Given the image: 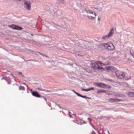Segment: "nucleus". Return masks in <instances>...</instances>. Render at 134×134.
Here are the masks:
<instances>
[{
	"instance_id": "obj_24",
	"label": "nucleus",
	"mask_w": 134,
	"mask_h": 134,
	"mask_svg": "<svg viewBox=\"0 0 134 134\" xmlns=\"http://www.w3.org/2000/svg\"><path fill=\"white\" fill-rule=\"evenodd\" d=\"M129 94L130 95V94H133V93L132 92H129Z\"/></svg>"
},
{
	"instance_id": "obj_14",
	"label": "nucleus",
	"mask_w": 134,
	"mask_h": 134,
	"mask_svg": "<svg viewBox=\"0 0 134 134\" xmlns=\"http://www.w3.org/2000/svg\"><path fill=\"white\" fill-rule=\"evenodd\" d=\"M57 1L60 4H63L64 3V0H57Z\"/></svg>"
},
{
	"instance_id": "obj_10",
	"label": "nucleus",
	"mask_w": 134,
	"mask_h": 134,
	"mask_svg": "<svg viewBox=\"0 0 134 134\" xmlns=\"http://www.w3.org/2000/svg\"><path fill=\"white\" fill-rule=\"evenodd\" d=\"M110 37L108 35L102 37V39L104 40H106Z\"/></svg>"
},
{
	"instance_id": "obj_11",
	"label": "nucleus",
	"mask_w": 134,
	"mask_h": 134,
	"mask_svg": "<svg viewBox=\"0 0 134 134\" xmlns=\"http://www.w3.org/2000/svg\"><path fill=\"white\" fill-rule=\"evenodd\" d=\"M103 85L104 86H105V85L104 84H102L101 83H96L95 84V85L96 86H98V87H99L100 86L102 87V85Z\"/></svg>"
},
{
	"instance_id": "obj_31",
	"label": "nucleus",
	"mask_w": 134,
	"mask_h": 134,
	"mask_svg": "<svg viewBox=\"0 0 134 134\" xmlns=\"http://www.w3.org/2000/svg\"><path fill=\"white\" fill-rule=\"evenodd\" d=\"M108 133L109 134H110V133L108 131Z\"/></svg>"
},
{
	"instance_id": "obj_15",
	"label": "nucleus",
	"mask_w": 134,
	"mask_h": 134,
	"mask_svg": "<svg viewBox=\"0 0 134 134\" xmlns=\"http://www.w3.org/2000/svg\"><path fill=\"white\" fill-rule=\"evenodd\" d=\"M95 63H96V64H97V65H98L99 64H100L101 65H102V64H103L101 61L96 62Z\"/></svg>"
},
{
	"instance_id": "obj_27",
	"label": "nucleus",
	"mask_w": 134,
	"mask_h": 134,
	"mask_svg": "<svg viewBox=\"0 0 134 134\" xmlns=\"http://www.w3.org/2000/svg\"><path fill=\"white\" fill-rule=\"evenodd\" d=\"M46 91L47 92H51V91H48V90H46Z\"/></svg>"
},
{
	"instance_id": "obj_4",
	"label": "nucleus",
	"mask_w": 134,
	"mask_h": 134,
	"mask_svg": "<svg viewBox=\"0 0 134 134\" xmlns=\"http://www.w3.org/2000/svg\"><path fill=\"white\" fill-rule=\"evenodd\" d=\"M32 95L35 97L39 98V97H41L42 98V97L45 100V101H46V98H45L44 97H42L40 95H39L38 93L37 92H34V91L32 92Z\"/></svg>"
},
{
	"instance_id": "obj_12",
	"label": "nucleus",
	"mask_w": 134,
	"mask_h": 134,
	"mask_svg": "<svg viewBox=\"0 0 134 134\" xmlns=\"http://www.w3.org/2000/svg\"><path fill=\"white\" fill-rule=\"evenodd\" d=\"M22 29V28L21 27L16 25L15 29L18 30H21Z\"/></svg>"
},
{
	"instance_id": "obj_23",
	"label": "nucleus",
	"mask_w": 134,
	"mask_h": 134,
	"mask_svg": "<svg viewBox=\"0 0 134 134\" xmlns=\"http://www.w3.org/2000/svg\"><path fill=\"white\" fill-rule=\"evenodd\" d=\"M37 52L38 53H39L40 54H41V55H42V56H43V55H44V54H42V53H40L39 52Z\"/></svg>"
},
{
	"instance_id": "obj_32",
	"label": "nucleus",
	"mask_w": 134,
	"mask_h": 134,
	"mask_svg": "<svg viewBox=\"0 0 134 134\" xmlns=\"http://www.w3.org/2000/svg\"><path fill=\"white\" fill-rule=\"evenodd\" d=\"M19 74H21V72H20Z\"/></svg>"
},
{
	"instance_id": "obj_6",
	"label": "nucleus",
	"mask_w": 134,
	"mask_h": 134,
	"mask_svg": "<svg viewBox=\"0 0 134 134\" xmlns=\"http://www.w3.org/2000/svg\"><path fill=\"white\" fill-rule=\"evenodd\" d=\"M120 101H122V100L118 99L110 98L108 99V101L110 103L118 102Z\"/></svg>"
},
{
	"instance_id": "obj_29",
	"label": "nucleus",
	"mask_w": 134,
	"mask_h": 134,
	"mask_svg": "<svg viewBox=\"0 0 134 134\" xmlns=\"http://www.w3.org/2000/svg\"><path fill=\"white\" fill-rule=\"evenodd\" d=\"M98 20L99 21V20H100V18H98Z\"/></svg>"
},
{
	"instance_id": "obj_7",
	"label": "nucleus",
	"mask_w": 134,
	"mask_h": 134,
	"mask_svg": "<svg viewBox=\"0 0 134 134\" xmlns=\"http://www.w3.org/2000/svg\"><path fill=\"white\" fill-rule=\"evenodd\" d=\"M72 91H73L78 96L80 97H81L84 98H88L87 97L85 96H82L79 93H78L76 91H75L74 90H72Z\"/></svg>"
},
{
	"instance_id": "obj_33",
	"label": "nucleus",
	"mask_w": 134,
	"mask_h": 134,
	"mask_svg": "<svg viewBox=\"0 0 134 134\" xmlns=\"http://www.w3.org/2000/svg\"><path fill=\"white\" fill-rule=\"evenodd\" d=\"M90 119V118H88V120H89Z\"/></svg>"
},
{
	"instance_id": "obj_28",
	"label": "nucleus",
	"mask_w": 134,
	"mask_h": 134,
	"mask_svg": "<svg viewBox=\"0 0 134 134\" xmlns=\"http://www.w3.org/2000/svg\"><path fill=\"white\" fill-rule=\"evenodd\" d=\"M69 116H70L71 118V117H72V115H69Z\"/></svg>"
},
{
	"instance_id": "obj_25",
	"label": "nucleus",
	"mask_w": 134,
	"mask_h": 134,
	"mask_svg": "<svg viewBox=\"0 0 134 134\" xmlns=\"http://www.w3.org/2000/svg\"><path fill=\"white\" fill-rule=\"evenodd\" d=\"M91 134H96V133L94 131H93L91 133Z\"/></svg>"
},
{
	"instance_id": "obj_36",
	"label": "nucleus",
	"mask_w": 134,
	"mask_h": 134,
	"mask_svg": "<svg viewBox=\"0 0 134 134\" xmlns=\"http://www.w3.org/2000/svg\"><path fill=\"white\" fill-rule=\"evenodd\" d=\"M43 91H45V90H43Z\"/></svg>"
},
{
	"instance_id": "obj_20",
	"label": "nucleus",
	"mask_w": 134,
	"mask_h": 134,
	"mask_svg": "<svg viewBox=\"0 0 134 134\" xmlns=\"http://www.w3.org/2000/svg\"><path fill=\"white\" fill-rule=\"evenodd\" d=\"M106 69L108 71L110 70V66L107 67L106 68Z\"/></svg>"
},
{
	"instance_id": "obj_30",
	"label": "nucleus",
	"mask_w": 134,
	"mask_h": 134,
	"mask_svg": "<svg viewBox=\"0 0 134 134\" xmlns=\"http://www.w3.org/2000/svg\"><path fill=\"white\" fill-rule=\"evenodd\" d=\"M31 60H28L27 61H31Z\"/></svg>"
},
{
	"instance_id": "obj_19",
	"label": "nucleus",
	"mask_w": 134,
	"mask_h": 134,
	"mask_svg": "<svg viewBox=\"0 0 134 134\" xmlns=\"http://www.w3.org/2000/svg\"><path fill=\"white\" fill-rule=\"evenodd\" d=\"M97 68L99 70H101V69H102V67L99 66V65H97Z\"/></svg>"
},
{
	"instance_id": "obj_26",
	"label": "nucleus",
	"mask_w": 134,
	"mask_h": 134,
	"mask_svg": "<svg viewBox=\"0 0 134 134\" xmlns=\"http://www.w3.org/2000/svg\"><path fill=\"white\" fill-rule=\"evenodd\" d=\"M43 56H44L46 57L49 58V57L48 56H46V55H45L44 54V55H43Z\"/></svg>"
},
{
	"instance_id": "obj_22",
	"label": "nucleus",
	"mask_w": 134,
	"mask_h": 134,
	"mask_svg": "<svg viewBox=\"0 0 134 134\" xmlns=\"http://www.w3.org/2000/svg\"><path fill=\"white\" fill-rule=\"evenodd\" d=\"M130 53L131 55L134 58V53H132L131 52Z\"/></svg>"
},
{
	"instance_id": "obj_37",
	"label": "nucleus",
	"mask_w": 134,
	"mask_h": 134,
	"mask_svg": "<svg viewBox=\"0 0 134 134\" xmlns=\"http://www.w3.org/2000/svg\"><path fill=\"white\" fill-rule=\"evenodd\" d=\"M99 134H101L100 133H99Z\"/></svg>"
},
{
	"instance_id": "obj_35",
	"label": "nucleus",
	"mask_w": 134,
	"mask_h": 134,
	"mask_svg": "<svg viewBox=\"0 0 134 134\" xmlns=\"http://www.w3.org/2000/svg\"><path fill=\"white\" fill-rule=\"evenodd\" d=\"M39 89L40 90H41V89Z\"/></svg>"
},
{
	"instance_id": "obj_8",
	"label": "nucleus",
	"mask_w": 134,
	"mask_h": 134,
	"mask_svg": "<svg viewBox=\"0 0 134 134\" xmlns=\"http://www.w3.org/2000/svg\"><path fill=\"white\" fill-rule=\"evenodd\" d=\"M113 33H114V29L112 28L111 30H110L108 35L110 37H111L113 36Z\"/></svg>"
},
{
	"instance_id": "obj_16",
	"label": "nucleus",
	"mask_w": 134,
	"mask_h": 134,
	"mask_svg": "<svg viewBox=\"0 0 134 134\" xmlns=\"http://www.w3.org/2000/svg\"><path fill=\"white\" fill-rule=\"evenodd\" d=\"M16 26V25H15L12 24L11 25H9V27H11L14 29H15Z\"/></svg>"
},
{
	"instance_id": "obj_34",
	"label": "nucleus",
	"mask_w": 134,
	"mask_h": 134,
	"mask_svg": "<svg viewBox=\"0 0 134 134\" xmlns=\"http://www.w3.org/2000/svg\"><path fill=\"white\" fill-rule=\"evenodd\" d=\"M23 84L24 85H25V83H23Z\"/></svg>"
},
{
	"instance_id": "obj_9",
	"label": "nucleus",
	"mask_w": 134,
	"mask_h": 134,
	"mask_svg": "<svg viewBox=\"0 0 134 134\" xmlns=\"http://www.w3.org/2000/svg\"><path fill=\"white\" fill-rule=\"evenodd\" d=\"M94 89V88L93 87H91L90 88H89L87 89H85L83 88H82V90L83 91H90L92 90H93Z\"/></svg>"
},
{
	"instance_id": "obj_1",
	"label": "nucleus",
	"mask_w": 134,
	"mask_h": 134,
	"mask_svg": "<svg viewBox=\"0 0 134 134\" xmlns=\"http://www.w3.org/2000/svg\"><path fill=\"white\" fill-rule=\"evenodd\" d=\"M85 11L87 14V16L89 19H95L96 14L94 12L89 10H86Z\"/></svg>"
},
{
	"instance_id": "obj_3",
	"label": "nucleus",
	"mask_w": 134,
	"mask_h": 134,
	"mask_svg": "<svg viewBox=\"0 0 134 134\" xmlns=\"http://www.w3.org/2000/svg\"><path fill=\"white\" fill-rule=\"evenodd\" d=\"M116 76L119 78L122 79L125 77V73L120 71H117L115 72Z\"/></svg>"
},
{
	"instance_id": "obj_18",
	"label": "nucleus",
	"mask_w": 134,
	"mask_h": 134,
	"mask_svg": "<svg viewBox=\"0 0 134 134\" xmlns=\"http://www.w3.org/2000/svg\"><path fill=\"white\" fill-rule=\"evenodd\" d=\"M110 71H112L114 70V68L113 66H110Z\"/></svg>"
},
{
	"instance_id": "obj_17",
	"label": "nucleus",
	"mask_w": 134,
	"mask_h": 134,
	"mask_svg": "<svg viewBox=\"0 0 134 134\" xmlns=\"http://www.w3.org/2000/svg\"><path fill=\"white\" fill-rule=\"evenodd\" d=\"M105 92V91L103 90H98V93L100 92Z\"/></svg>"
},
{
	"instance_id": "obj_21",
	"label": "nucleus",
	"mask_w": 134,
	"mask_h": 134,
	"mask_svg": "<svg viewBox=\"0 0 134 134\" xmlns=\"http://www.w3.org/2000/svg\"><path fill=\"white\" fill-rule=\"evenodd\" d=\"M56 28H57L58 29H60L61 28V27L59 25H57V26L56 27Z\"/></svg>"
},
{
	"instance_id": "obj_38",
	"label": "nucleus",
	"mask_w": 134,
	"mask_h": 134,
	"mask_svg": "<svg viewBox=\"0 0 134 134\" xmlns=\"http://www.w3.org/2000/svg\"><path fill=\"white\" fill-rule=\"evenodd\" d=\"M133 84H134V82L133 83Z\"/></svg>"
},
{
	"instance_id": "obj_5",
	"label": "nucleus",
	"mask_w": 134,
	"mask_h": 134,
	"mask_svg": "<svg viewBox=\"0 0 134 134\" xmlns=\"http://www.w3.org/2000/svg\"><path fill=\"white\" fill-rule=\"evenodd\" d=\"M24 7L26 9H30L31 8L30 3L29 2H25L24 3Z\"/></svg>"
},
{
	"instance_id": "obj_2",
	"label": "nucleus",
	"mask_w": 134,
	"mask_h": 134,
	"mask_svg": "<svg viewBox=\"0 0 134 134\" xmlns=\"http://www.w3.org/2000/svg\"><path fill=\"white\" fill-rule=\"evenodd\" d=\"M103 45L106 49L109 51H113L115 48L114 46L112 43H103Z\"/></svg>"
},
{
	"instance_id": "obj_13",
	"label": "nucleus",
	"mask_w": 134,
	"mask_h": 134,
	"mask_svg": "<svg viewBox=\"0 0 134 134\" xmlns=\"http://www.w3.org/2000/svg\"><path fill=\"white\" fill-rule=\"evenodd\" d=\"M91 65L93 67L94 69H96L97 68V65L96 64V63H92L91 64Z\"/></svg>"
}]
</instances>
